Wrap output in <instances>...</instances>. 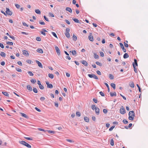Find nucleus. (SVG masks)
<instances>
[{
    "instance_id": "33",
    "label": "nucleus",
    "mask_w": 148,
    "mask_h": 148,
    "mask_svg": "<svg viewBox=\"0 0 148 148\" xmlns=\"http://www.w3.org/2000/svg\"><path fill=\"white\" fill-rule=\"evenodd\" d=\"M2 93L3 95L6 96H9V94L7 92H2Z\"/></svg>"
},
{
    "instance_id": "63",
    "label": "nucleus",
    "mask_w": 148,
    "mask_h": 148,
    "mask_svg": "<svg viewBox=\"0 0 148 148\" xmlns=\"http://www.w3.org/2000/svg\"><path fill=\"white\" fill-rule=\"evenodd\" d=\"M108 111L106 109H104L103 110V112L104 113L106 114L107 112Z\"/></svg>"
},
{
    "instance_id": "64",
    "label": "nucleus",
    "mask_w": 148,
    "mask_h": 148,
    "mask_svg": "<svg viewBox=\"0 0 148 148\" xmlns=\"http://www.w3.org/2000/svg\"><path fill=\"white\" fill-rule=\"evenodd\" d=\"M100 56L102 57H103L104 56V53L102 52H100Z\"/></svg>"
},
{
    "instance_id": "50",
    "label": "nucleus",
    "mask_w": 148,
    "mask_h": 148,
    "mask_svg": "<svg viewBox=\"0 0 148 148\" xmlns=\"http://www.w3.org/2000/svg\"><path fill=\"white\" fill-rule=\"evenodd\" d=\"M31 81L33 84H34L36 82V80L34 79H31Z\"/></svg>"
},
{
    "instance_id": "27",
    "label": "nucleus",
    "mask_w": 148,
    "mask_h": 148,
    "mask_svg": "<svg viewBox=\"0 0 148 148\" xmlns=\"http://www.w3.org/2000/svg\"><path fill=\"white\" fill-rule=\"evenodd\" d=\"M21 115L22 116L26 118H27V116L24 113H21Z\"/></svg>"
},
{
    "instance_id": "15",
    "label": "nucleus",
    "mask_w": 148,
    "mask_h": 148,
    "mask_svg": "<svg viewBox=\"0 0 148 148\" xmlns=\"http://www.w3.org/2000/svg\"><path fill=\"white\" fill-rule=\"evenodd\" d=\"M132 64H133V67L134 68V71L136 73H137V72H138L137 70V68L136 67L135 65H134V63H133Z\"/></svg>"
},
{
    "instance_id": "18",
    "label": "nucleus",
    "mask_w": 148,
    "mask_h": 148,
    "mask_svg": "<svg viewBox=\"0 0 148 148\" xmlns=\"http://www.w3.org/2000/svg\"><path fill=\"white\" fill-rule=\"evenodd\" d=\"M49 77L51 79H53L54 77V75L52 74L49 73L48 74Z\"/></svg>"
},
{
    "instance_id": "25",
    "label": "nucleus",
    "mask_w": 148,
    "mask_h": 148,
    "mask_svg": "<svg viewBox=\"0 0 148 148\" xmlns=\"http://www.w3.org/2000/svg\"><path fill=\"white\" fill-rule=\"evenodd\" d=\"M111 86L114 89H115L116 88V85L114 83H111Z\"/></svg>"
},
{
    "instance_id": "37",
    "label": "nucleus",
    "mask_w": 148,
    "mask_h": 148,
    "mask_svg": "<svg viewBox=\"0 0 148 148\" xmlns=\"http://www.w3.org/2000/svg\"><path fill=\"white\" fill-rule=\"evenodd\" d=\"M28 73L30 76H33L34 75V74L31 71H28Z\"/></svg>"
},
{
    "instance_id": "2",
    "label": "nucleus",
    "mask_w": 148,
    "mask_h": 148,
    "mask_svg": "<svg viewBox=\"0 0 148 148\" xmlns=\"http://www.w3.org/2000/svg\"><path fill=\"white\" fill-rule=\"evenodd\" d=\"M19 143L22 145H25L28 148H30L31 147V146L30 145L25 141H19Z\"/></svg>"
},
{
    "instance_id": "13",
    "label": "nucleus",
    "mask_w": 148,
    "mask_h": 148,
    "mask_svg": "<svg viewBox=\"0 0 148 148\" xmlns=\"http://www.w3.org/2000/svg\"><path fill=\"white\" fill-rule=\"evenodd\" d=\"M27 89L29 91H31L32 90V88L29 85H28L27 86Z\"/></svg>"
},
{
    "instance_id": "31",
    "label": "nucleus",
    "mask_w": 148,
    "mask_h": 148,
    "mask_svg": "<svg viewBox=\"0 0 148 148\" xmlns=\"http://www.w3.org/2000/svg\"><path fill=\"white\" fill-rule=\"evenodd\" d=\"M73 20L75 22H76L77 23H79V20L76 18H74L73 19Z\"/></svg>"
},
{
    "instance_id": "58",
    "label": "nucleus",
    "mask_w": 148,
    "mask_h": 148,
    "mask_svg": "<svg viewBox=\"0 0 148 148\" xmlns=\"http://www.w3.org/2000/svg\"><path fill=\"white\" fill-rule=\"evenodd\" d=\"M44 18L46 21L48 22L49 21V20L45 16H44Z\"/></svg>"
},
{
    "instance_id": "53",
    "label": "nucleus",
    "mask_w": 148,
    "mask_h": 148,
    "mask_svg": "<svg viewBox=\"0 0 148 148\" xmlns=\"http://www.w3.org/2000/svg\"><path fill=\"white\" fill-rule=\"evenodd\" d=\"M36 40L38 41H40L41 40V39L39 37H38L36 38Z\"/></svg>"
},
{
    "instance_id": "24",
    "label": "nucleus",
    "mask_w": 148,
    "mask_h": 148,
    "mask_svg": "<svg viewBox=\"0 0 148 148\" xmlns=\"http://www.w3.org/2000/svg\"><path fill=\"white\" fill-rule=\"evenodd\" d=\"M130 86L132 88H134V85L133 82H131L130 84Z\"/></svg>"
},
{
    "instance_id": "52",
    "label": "nucleus",
    "mask_w": 148,
    "mask_h": 148,
    "mask_svg": "<svg viewBox=\"0 0 148 148\" xmlns=\"http://www.w3.org/2000/svg\"><path fill=\"white\" fill-rule=\"evenodd\" d=\"M134 65H135V64L136 66H137L138 64H137V60L135 59H134Z\"/></svg>"
},
{
    "instance_id": "3",
    "label": "nucleus",
    "mask_w": 148,
    "mask_h": 148,
    "mask_svg": "<svg viewBox=\"0 0 148 148\" xmlns=\"http://www.w3.org/2000/svg\"><path fill=\"white\" fill-rule=\"evenodd\" d=\"M88 76L90 78H93L94 79H98V78L97 76L95 75L88 74Z\"/></svg>"
},
{
    "instance_id": "26",
    "label": "nucleus",
    "mask_w": 148,
    "mask_h": 148,
    "mask_svg": "<svg viewBox=\"0 0 148 148\" xmlns=\"http://www.w3.org/2000/svg\"><path fill=\"white\" fill-rule=\"evenodd\" d=\"M46 131H47L48 132V133H50V134H55V132L53 131H51V130H46Z\"/></svg>"
},
{
    "instance_id": "34",
    "label": "nucleus",
    "mask_w": 148,
    "mask_h": 148,
    "mask_svg": "<svg viewBox=\"0 0 148 148\" xmlns=\"http://www.w3.org/2000/svg\"><path fill=\"white\" fill-rule=\"evenodd\" d=\"M110 95L111 96H116V94L115 92H114L113 93L110 92Z\"/></svg>"
},
{
    "instance_id": "44",
    "label": "nucleus",
    "mask_w": 148,
    "mask_h": 148,
    "mask_svg": "<svg viewBox=\"0 0 148 148\" xmlns=\"http://www.w3.org/2000/svg\"><path fill=\"white\" fill-rule=\"evenodd\" d=\"M114 127H115L114 126H112L109 129V131H112L113 130V129L114 128Z\"/></svg>"
},
{
    "instance_id": "9",
    "label": "nucleus",
    "mask_w": 148,
    "mask_h": 148,
    "mask_svg": "<svg viewBox=\"0 0 148 148\" xmlns=\"http://www.w3.org/2000/svg\"><path fill=\"white\" fill-rule=\"evenodd\" d=\"M119 45L121 48L122 49V50L124 52H126V50L124 48L123 44L122 43L120 42L119 43Z\"/></svg>"
},
{
    "instance_id": "35",
    "label": "nucleus",
    "mask_w": 148,
    "mask_h": 148,
    "mask_svg": "<svg viewBox=\"0 0 148 148\" xmlns=\"http://www.w3.org/2000/svg\"><path fill=\"white\" fill-rule=\"evenodd\" d=\"M76 115L78 117H80L81 116V113L79 112H77L76 113Z\"/></svg>"
},
{
    "instance_id": "16",
    "label": "nucleus",
    "mask_w": 148,
    "mask_h": 148,
    "mask_svg": "<svg viewBox=\"0 0 148 148\" xmlns=\"http://www.w3.org/2000/svg\"><path fill=\"white\" fill-rule=\"evenodd\" d=\"M47 31L45 29H43L42 30V31L40 32L41 34L43 35L44 36L46 35V34L45 32H47Z\"/></svg>"
},
{
    "instance_id": "11",
    "label": "nucleus",
    "mask_w": 148,
    "mask_h": 148,
    "mask_svg": "<svg viewBox=\"0 0 148 148\" xmlns=\"http://www.w3.org/2000/svg\"><path fill=\"white\" fill-rule=\"evenodd\" d=\"M88 38L90 41H93L94 40L93 36L91 35V34L88 36Z\"/></svg>"
},
{
    "instance_id": "38",
    "label": "nucleus",
    "mask_w": 148,
    "mask_h": 148,
    "mask_svg": "<svg viewBox=\"0 0 148 148\" xmlns=\"http://www.w3.org/2000/svg\"><path fill=\"white\" fill-rule=\"evenodd\" d=\"M91 108L93 110H94L96 108H97L96 107L95 105H92Z\"/></svg>"
},
{
    "instance_id": "40",
    "label": "nucleus",
    "mask_w": 148,
    "mask_h": 148,
    "mask_svg": "<svg viewBox=\"0 0 148 148\" xmlns=\"http://www.w3.org/2000/svg\"><path fill=\"white\" fill-rule=\"evenodd\" d=\"M33 91L35 93L38 92V90L36 88H34L33 89Z\"/></svg>"
},
{
    "instance_id": "61",
    "label": "nucleus",
    "mask_w": 148,
    "mask_h": 148,
    "mask_svg": "<svg viewBox=\"0 0 148 148\" xmlns=\"http://www.w3.org/2000/svg\"><path fill=\"white\" fill-rule=\"evenodd\" d=\"M25 138L28 140H32V139L30 137H25Z\"/></svg>"
},
{
    "instance_id": "39",
    "label": "nucleus",
    "mask_w": 148,
    "mask_h": 148,
    "mask_svg": "<svg viewBox=\"0 0 148 148\" xmlns=\"http://www.w3.org/2000/svg\"><path fill=\"white\" fill-rule=\"evenodd\" d=\"M7 44L8 45H13V43L12 42H6Z\"/></svg>"
},
{
    "instance_id": "22",
    "label": "nucleus",
    "mask_w": 148,
    "mask_h": 148,
    "mask_svg": "<svg viewBox=\"0 0 148 148\" xmlns=\"http://www.w3.org/2000/svg\"><path fill=\"white\" fill-rule=\"evenodd\" d=\"M84 119L85 121L88 122L89 121V118L87 117H85L84 118Z\"/></svg>"
},
{
    "instance_id": "46",
    "label": "nucleus",
    "mask_w": 148,
    "mask_h": 148,
    "mask_svg": "<svg viewBox=\"0 0 148 148\" xmlns=\"http://www.w3.org/2000/svg\"><path fill=\"white\" fill-rule=\"evenodd\" d=\"M109 78L111 79H114V76L111 74L109 75Z\"/></svg>"
},
{
    "instance_id": "29",
    "label": "nucleus",
    "mask_w": 148,
    "mask_h": 148,
    "mask_svg": "<svg viewBox=\"0 0 148 148\" xmlns=\"http://www.w3.org/2000/svg\"><path fill=\"white\" fill-rule=\"evenodd\" d=\"M1 55L3 57H5V53L3 52H1Z\"/></svg>"
},
{
    "instance_id": "32",
    "label": "nucleus",
    "mask_w": 148,
    "mask_h": 148,
    "mask_svg": "<svg viewBox=\"0 0 148 148\" xmlns=\"http://www.w3.org/2000/svg\"><path fill=\"white\" fill-rule=\"evenodd\" d=\"M104 84L107 87V88H108V92H110V88L109 87V85H108V84H107L106 83H105Z\"/></svg>"
},
{
    "instance_id": "12",
    "label": "nucleus",
    "mask_w": 148,
    "mask_h": 148,
    "mask_svg": "<svg viewBox=\"0 0 148 148\" xmlns=\"http://www.w3.org/2000/svg\"><path fill=\"white\" fill-rule=\"evenodd\" d=\"M81 62L85 66H88L87 62L84 60L81 61Z\"/></svg>"
},
{
    "instance_id": "1",
    "label": "nucleus",
    "mask_w": 148,
    "mask_h": 148,
    "mask_svg": "<svg viewBox=\"0 0 148 148\" xmlns=\"http://www.w3.org/2000/svg\"><path fill=\"white\" fill-rule=\"evenodd\" d=\"M129 119L130 120H134L135 117V114L133 111H130L129 113Z\"/></svg>"
},
{
    "instance_id": "45",
    "label": "nucleus",
    "mask_w": 148,
    "mask_h": 148,
    "mask_svg": "<svg viewBox=\"0 0 148 148\" xmlns=\"http://www.w3.org/2000/svg\"><path fill=\"white\" fill-rule=\"evenodd\" d=\"M15 5L16 7L18 9L20 7V5H19L17 3L15 4Z\"/></svg>"
},
{
    "instance_id": "6",
    "label": "nucleus",
    "mask_w": 148,
    "mask_h": 148,
    "mask_svg": "<svg viewBox=\"0 0 148 148\" xmlns=\"http://www.w3.org/2000/svg\"><path fill=\"white\" fill-rule=\"evenodd\" d=\"M22 52L23 54L25 56H29V54L27 51L25 50H23L22 51Z\"/></svg>"
},
{
    "instance_id": "54",
    "label": "nucleus",
    "mask_w": 148,
    "mask_h": 148,
    "mask_svg": "<svg viewBox=\"0 0 148 148\" xmlns=\"http://www.w3.org/2000/svg\"><path fill=\"white\" fill-rule=\"evenodd\" d=\"M123 122L125 124H127L128 123L126 119H124L123 120Z\"/></svg>"
},
{
    "instance_id": "42",
    "label": "nucleus",
    "mask_w": 148,
    "mask_h": 148,
    "mask_svg": "<svg viewBox=\"0 0 148 148\" xmlns=\"http://www.w3.org/2000/svg\"><path fill=\"white\" fill-rule=\"evenodd\" d=\"M96 64H97L99 66H101L102 65V64L101 63H100V62H96Z\"/></svg>"
},
{
    "instance_id": "4",
    "label": "nucleus",
    "mask_w": 148,
    "mask_h": 148,
    "mask_svg": "<svg viewBox=\"0 0 148 148\" xmlns=\"http://www.w3.org/2000/svg\"><path fill=\"white\" fill-rule=\"evenodd\" d=\"M6 13L8 15H11L12 14V12L10 11L9 9L8 8H6Z\"/></svg>"
},
{
    "instance_id": "7",
    "label": "nucleus",
    "mask_w": 148,
    "mask_h": 148,
    "mask_svg": "<svg viewBox=\"0 0 148 148\" xmlns=\"http://www.w3.org/2000/svg\"><path fill=\"white\" fill-rule=\"evenodd\" d=\"M46 84L47 85V87L48 88H51L53 87V86L51 84H49L48 82H46Z\"/></svg>"
},
{
    "instance_id": "28",
    "label": "nucleus",
    "mask_w": 148,
    "mask_h": 148,
    "mask_svg": "<svg viewBox=\"0 0 148 148\" xmlns=\"http://www.w3.org/2000/svg\"><path fill=\"white\" fill-rule=\"evenodd\" d=\"M65 34L67 38H70V34H69V33H65Z\"/></svg>"
},
{
    "instance_id": "36",
    "label": "nucleus",
    "mask_w": 148,
    "mask_h": 148,
    "mask_svg": "<svg viewBox=\"0 0 148 148\" xmlns=\"http://www.w3.org/2000/svg\"><path fill=\"white\" fill-rule=\"evenodd\" d=\"M76 53H76V51L75 50H74L72 51V54L73 55H74V56L76 55Z\"/></svg>"
},
{
    "instance_id": "17",
    "label": "nucleus",
    "mask_w": 148,
    "mask_h": 148,
    "mask_svg": "<svg viewBox=\"0 0 148 148\" xmlns=\"http://www.w3.org/2000/svg\"><path fill=\"white\" fill-rule=\"evenodd\" d=\"M37 51L41 53H43V51L41 49H38L37 50Z\"/></svg>"
},
{
    "instance_id": "41",
    "label": "nucleus",
    "mask_w": 148,
    "mask_h": 148,
    "mask_svg": "<svg viewBox=\"0 0 148 148\" xmlns=\"http://www.w3.org/2000/svg\"><path fill=\"white\" fill-rule=\"evenodd\" d=\"M110 145L112 146H113L114 145V140L112 139L111 140Z\"/></svg>"
},
{
    "instance_id": "14",
    "label": "nucleus",
    "mask_w": 148,
    "mask_h": 148,
    "mask_svg": "<svg viewBox=\"0 0 148 148\" xmlns=\"http://www.w3.org/2000/svg\"><path fill=\"white\" fill-rule=\"evenodd\" d=\"M95 110L96 114L97 115H99V109L98 108H97Z\"/></svg>"
},
{
    "instance_id": "51",
    "label": "nucleus",
    "mask_w": 148,
    "mask_h": 148,
    "mask_svg": "<svg viewBox=\"0 0 148 148\" xmlns=\"http://www.w3.org/2000/svg\"><path fill=\"white\" fill-rule=\"evenodd\" d=\"M99 93L101 96H103V97L104 96H105L104 94L102 91L100 92Z\"/></svg>"
},
{
    "instance_id": "21",
    "label": "nucleus",
    "mask_w": 148,
    "mask_h": 148,
    "mask_svg": "<svg viewBox=\"0 0 148 148\" xmlns=\"http://www.w3.org/2000/svg\"><path fill=\"white\" fill-rule=\"evenodd\" d=\"M36 13L38 14H41V12L39 9H36L35 10Z\"/></svg>"
},
{
    "instance_id": "57",
    "label": "nucleus",
    "mask_w": 148,
    "mask_h": 148,
    "mask_svg": "<svg viewBox=\"0 0 148 148\" xmlns=\"http://www.w3.org/2000/svg\"><path fill=\"white\" fill-rule=\"evenodd\" d=\"M26 62L29 64H31L32 63V61L30 60H26Z\"/></svg>"
},
{
    "instance_id": "23",
    "label": "nucleus",
    "mask_w": 148,
    "mask_h": 148,
    "mask_svg": "<svg viewBox=\"0 0 148 148\" xmlns=\"http://www.w3.org/2000/svg\"><path fill=\"white\" fill-rule=\"evenodd\" d=\"M73 40L75 41H76L77 39V36L74 34H73Z\"/></svg>"
},
{
    "instance_id": "20",
    "label": "nucleus",
    "mask_w": 148,
    "mask_h": 148,
    "mask_svg": "<svg viewBox=\"0 0 148 148\" xmlns=\"http://www.w3.org/2000/svg\"><path fill=\"white\" fill-rule=\"evenodd\" d=\"M129 57V55L127 53H125L123 55V58L125 59Z\"/></svg>"
},
{
    "instance_id": "60",
    "label": "nucleus",
    "mask_w": 148,
    "mask_h": 148,
    "mask_svg": "<svg viewBox=\"0 0 148 148\" xmlns=\"http://www.w3.org/2000/svg\"><path fill=\"white\" fill-rule=\"evenodd\" d=\"M39 23L40 24H41V25H44L45 24V23L44 22H42L41 21H39Z\"/></svg>"
},
{
    "instance_id": "48",
    "label": "nucleus",
    "mask_w": 148,
    "mask_h": 148,
    "mask_svg": "<svg viewBox=\"0 0 148 148\" xmlns=\"http://www.w3.org/2000/svg\"><path fill=\"white\" fill-rule=\"evenodd\" d=\"M16 71L19 72H21L22 70L18 68H16Z\"/></svg>"
},
{
    "instance_id": "19",
    "label": "nucleus",
    "mask_w": 148,
    "mask_h": 148,
    "mask_svg": "<svg viewBox=\"0 0 148 148\" xmlns=\"http://www.w3.org/2000/svg\"><path fill=\"white\" fill-rule=\"evenodd\" d=\"M66 10L69 12L71 13L72 12V9L70 8L67 7L66 8Z\"/></svg>"
},
{
    "instance_id": "56",
    "label": "nucleus",
    "mask_w": 148,
    "mask_h": 148,
    "mask_svg": "<svg viewBox=\"0 0 148 148\" xmlns=\"http://www.w3.org/2000/svg\"><path fill=\"white\" fill-rule=\"evenodd\" d=\"M66 140L67 141L69 142H70V143H73L74 142V141H73L72 140H71L70 139H67Z\"/></svg>"
},
{
    "instance_id": "5",
    "label": "nucleus",
    "mask_w": 148,
    "mask_h": 148,
    "mask_svg": "<svg viewBox=\"0 0 148 148\" xmlns=\"http://www.w3.org/2000/svg\"><path fill=\"white\" fill-rule=\"evenodd\" d=\"M120 113L122 114H124L125 112L124 108L122 106L120 110Z\"/></svg>"
},
{
    "instance_id": "10",
    "label": "nucleus",
    "mask_w": 148,
    "mask_h": 148,
    "mask_svg": "<svg viewBox=\"0 0 148 148\" xmlns=\"http://www.w3.org/2000/svg\"><path fill=\"white\" fill-rule=\"evenodd\" d=\"M36 62L38 64V66L40 67L41 68H43V66L40 62L39 61L37 60H36Z\"/></svg>"
},
{
    "instance_id": "59",
    "label": "nucleus",
    "mask_w": 148,
    "mask_h": 148,
    "mask_svg": "<svg viewBox=\"0 0 148 148\" xmlns=\"http://www.w3.org/2000/svg\"><path fill=\"white\" fill-rule=\"evenodd\" d=\"M18 64L21 66H22V64L21 61H19L17 62Z\"/></svg>"
},
{
    "instance_id": "49",
    "label": "nucleus",
    "mask_w": 148,
    "mask_h": 148,
    "mask_svg": "<svg viewBox=\"0 0 148 148\" xmlns=\"http://www.w3.org/2000/svg\"><path fill=\"white\" fill-rule=\"evenodd\" d=\"M38 130L41 131H43V132H45L46 131V130H44L41 129V128H38Z\"/></svg>"
},
{
    "instance_id": "43",
    "label": "nucleus",
    "mask_w": 148,
    "mask_h": 148,
    "mask_svg": "<svg viewBox=\"0 0 148 148\" xmlns=\"http://www.w3.org/2000/svg\"><path fill=\"white\" fill-rule=\"evenodd\" d=\"M39 87L42 90V89H44V87L41 84L39 86Z\"/></svg>"
},
{
    "instance_id": "8",
    "label": "nucleus",
    "mask_w": 148,
    "mask_h": 148,
    "mask_svg": "<svg viewBox=\"0 0 148 148\" xmlns=\"http://www.w3.org/2000/svg\"><path fill=\"white\" fill-rule=\"evenodd\" d=\"M55 49L58 55L60 56V52L59 48L57 46H56L55 47Z\"/></svg>"
},
{
    "instance_id": "47",
    "label": "nucleus",
    "mask_w": 148,
    "mask_h": 148,
    "mask_svg": "<svg viewBox=\"0 0 148 148\" xmlns=\"http://www.w3.org/2000/svg\"><path fill=\"white\" fill-rule=\"evenodd\" d=\"M51 33L54 37L56 38H57V36L56 34L54 32H52Z\"/></svg>"
},
{
    "instance_id": "30",
    "label": "nucleus",
    "mask_w": 148,
    "mask_h": 148,
    "mask_svg": "<svg viewBox=\"0 0 148 148\" xmlns=\"http://www.w3.org/2000/svg\"><path fill=\"white\" fill-rule=\"evenodd\" d=\"M94 57L95 59H98L99 58V56L96 53H94Z\"/></svg>"
},
{
    "instance_id": "62",
    "label": "nucleus",
    "mask_w": 148,
    "mask_h": 148,
    "mask_svg": "<svg viewBox=\"0 0 148 148\" xmlns=\"http://www.w3.org/2000/svg\"><path fill=\"white\" fill-rule=\"evenodd\" d=\"M70 29L69 28H67L66 29V32L65 33H69V32Z\"/></svg>"
},
{
    "instance_id": "55",
    "label": "nucleus",
    "mask_w": 148,
    "mask_h": 148,
    "mask_svg": "<svg viewBox=\"0 0 148 148\" xmlns=\"http://www.w3.org/2000/svg\"><path fill=\"white\" fill-rule=\"evenodd\" d=\"M49 15H50V16H51V17H54V15L52 13L50 12V13H49Z\"/></svg>"
}]
</instances>
